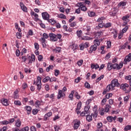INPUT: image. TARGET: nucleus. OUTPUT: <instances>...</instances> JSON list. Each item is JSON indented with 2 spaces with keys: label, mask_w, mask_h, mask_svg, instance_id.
<instances>
[{
  "label": "nucleus",
  "mask_w": 131,
  "mask_h": 131,
  "mask_svg": "<svg viewBox=\"0 0 131 131\" xmlns=\"http://www.w3.org/2000/svg\"><path fill=\"white\" fill-rule=\"evenodd\" d=\"M111 84H112V90H114V88L115 86H117V88H118V86H120V84L118 82V80L117 79H113L111 83Z\"/></svg>",
  "instance_id": "39448f33"
},
{
  "label": "nucleus",
  "mask_w": 131,
  "mask_h": 131,
  "mask_svg": "<svg viewBox=\"0 0 131 131\" xmlns=\"http://www.w3.org/2000/svg\"><path fill=\"white\" fill-rule=\"evenodd\" d=\"M103 126V123L102 122L98 123L97 124V128H101Z\"/></svg>",
  "instance_id": "338daca9"
},
{
  "label": "nucleus",
  "mask_w": 131,
  "mask_h": 131,
  "mask_svg": "<svg viewBox=\"0 0 131 131\" xmlns=\"http://www.w3.org/2000/svg\"><path fill=\"white\" fill-rule=\"evenodd\" d=\"M20 6L21 10L25 13H27V7L24 5V4H23L22 2H20Z\"/></svg>",
  "instance_id": "a211bd4d"
},
{
  "label": "nucleus",
  "mask_w": 131,
  "mask_h": 131,
  "mask_svg": "<svg viewBox=\"0 0 131 131\" xmlns=\"http://www.w3.org/2000/svg\"><path fill=\"white\" fill-rule=\"evenodd\" d=\"M111 89H112V85L110 84L106 86V89L103 91L102 95H106V94H107V92L110 91Z\"/></svg>",
  "instance_id": "f8f14e48"
},
{
  "label": "nucleus",
  "mask_w": 131,
  "mask_h": 131,
  "mask_svg": "<svg viewBox=\"0 0 131 131\" xmlns=\"http://www.w3.org/2000/svg\"><path fill=\"white\" fill-rule=\"evenodd\" d=\"M21 123L22 122L20 121V119H18L15 123V126H16V127H20Z\"/></svg>",
  "instance_id": "b1692460"
},
{
  "label": "nucleus",
  "mask_w": 131,
  "mask_h": 131,
  "mask_svg": "<svg viewBox=\"0 0 131 131\" xmlns=\"http://www.w3.org/2000/svg\"><path fill=\"white\" fill-rule=\"evenodd\" d=\"M103 35V31H101L100 32H97L96 33V37L98 38V37H100V36H102Z\"/></svg>",
  "instance_id": "473e14b6"
},
{
  "label": "nucleus",
  "mask_w": 131,
  "mask_h": 131,
  "mask_svg": "<svg viewBox=\"0 0 131 131\" xmlns=\"http://www.w3.org/2000/svg\"><path fill=\"white\" fill-rule=\"evenodd\" d=\"M42 36H43V37H41V38H44V39H47L49 38V36L48 35V34L44 33L43 34Z\"/></svg>",
  "instance_id": "13d9d810"
},
{
  "label": "nucleus",
  "mask_w": 131,
  "mask_h": 131,
  "mask_svg": "<svg viewBox=\"0 0 131 131\" xmlns=\"http://www.w3.org/2000/svg\"><path fill=\"white\" fill-rule=\"evenodd\" d=\"M104 24L103 23H100L98 24V26H96V29H100V28H103L104 27Z\"/></svg>",
  "instance_id": "f704fd0d"
},
{
  "label": "nucleus",
  "mask_w": 131,
  "mask_h": 131,
  "mask_svg": "<svg viewBox=\"0 0 131 131\" xmlns=\"http://www.w3.org/2000/svg\"><path fill=\"white\" fill-rule=\"evenodd\" d=\"M91 68L92 69H95V70H97V69H99L100 68V66L98 65V64H91Z\"/></svg>",
  "instance_id": "4be33fe9"
},
{
  "label": "nucleus",
  "mask_w": 131,
  "mask_h": 131,
  "mask_svg": "<svg viewBox=\"0 0 131 131\" xmlns=\"http://www.w3.org/2000/svg\"><path fill=\"white\" fill-rule=\"evenodd\" d=\"M32 114L33 115H36L38 113V110L37 108H34L32 111Z\"/></svg>",
  "instance_id": "37998d69"
},
{
  "label": "nucleus",
  "mask_w": 131,
  "mask_h": 131,
  "mask_svg": "<svg viewBox=\"0 0 131 131\" xmlns=\"http://www.w3.org/2000/svg\"><path fill=\"white\" fill-rule=\"evenodd\" d=\"M23 90H25L28 88V85L26 83H24L22 85Z\"/></svg>",
  "instance_id": "e2e57ef3"
},
{
  "label": "nucleus",
  "mask_w": 131,
  "mask_h": 131,
  "mask_svg": "<svg viewBox=\"0 0 131 131\" xmlns=\"http://www.w3.org/2000/svg\"><path fill=\"white\" fill-rule=\"evenodd\" d=\"M86 117V119L87 120V121H88L89 122H91V121H92V120H93V117L90 115H87Z\"/></svg>",
  "instance_id": "c85d7f7f"
},
{
  "label": "nucleus",
  "mask_w": 131,
  "mask_h": 131,
  "mask_svg": "<svg viewBox=\"0 0 131 131\" xmlns=\"http://www.w3.org/2000/svg\"><path fill=\"white\" fill-rule=\"evenodd\" d=\"M42 15V18L43 19V20H46L48 21L49 19H50V14L48 13V12H44L41 13Z\"/></svg>",
  "instance_id": "9b49d317"
},
{
  "label": "nucleus",
  "mask_w": 131,
  "mask_h": 131,
  "mask_svg": "<svg viewBox=\"0 0 131 131\" xmlns=\"http://www.w3.org/2000/svg\"><path fill=\"white\" fill-rule=\"evenodd\" d=\"M29 130V127L26 126L25 127L22 128L19 131H28Z\"/></svg>",
  "instance_id": "5fc2aeb1"
},
{
  "label": "nucleus",
  "mask_w": 131,
  "mask_h": 131,
  "mask_svg": "<svg viewBox=\"0 0 131 131\" xmlns=\"http://www.w3.org/2000/svg\"><path fill=\"white\" fill-rule=\"evenodd\" d=\"M104 20H105V17H101L97 19V22H98L99 23H103Z\"/></svg>",
  "instance_id": "72a5a7b5"
},
{
  "label": "nucleus",
  "mask_w": 131,
  "mask_h": 131,
  "mask_svg": "<svg viewBox=\"0 0 131 131\" xmlns=\"http://www.w3.org/2000/svg\"><path fill=\"white\" fill-rule=\"evenodd\" d=\"M107 69L108 71H111V70H112V69H113V63L111 62H108L107 63Z\"/></svg>",
  "instance_id": "a878e982"
},
{
  "label": "nucleus",
  "mask_w": 131,
  "mask_h": 131,
  "mask_svg": "<svg viewBox=\"0 0 131 131\" xmlns=\"http://www.w3.org/2000/svg\"><path fill=\"white\" fill-rule=\"evenodd\" d=\"M112 26V23H107L104 25V27H105V28H109Z\"/></svg>",
  "instance_id": "58836bf2"
},
{
  "label": "nucleus",
  "mask_w": 131,
  "mask_h": 131,
  "mask_svg": "<svg viewBox=\"0 0 131 131\" xmlns=\"http://www.w3.org/2000/svg\"><path fill=\"white\" fill-rule=\"evenodd\" d=\"M75 97L77 100H79L81 98V96L78 94V92L75 91Z\"/></svg>",
  "instance_id": "c756f323"
},
{
  "label": "nucleus",
  "mask_w": 131,
  "mask_h": 131,
  "mask_svg": "<svg viewBox=\"0 0 131 131\" xmlns=\"http://www.w3.org/2000/svg\"><path fill=\"white\" fill-rule=\"evenodd\" d=\"M110 108H111V105H109V104H106L105 105V112H109V110L110 109Z\"/></svg>",
  "instance_id": "e433bc0d"
},
{
  "label": "nucleus",
  "mask_w": 131,
  "mask_h": 131,
  "mask_svg": "<svg viewBox=\"0 0 131 131\" xmlns=\"http://www.w3.org/2000/svg\"><path fill=\"white\" fill-rule=\"evenodd\" d=\"M28 60H29L28 64L31 65L32 63L35 62V55L34 54H31V56H28Z\"/></svg>",
  "instance_id": "6e6552de"
},
{
  "label": "nucleus",
  "mask_w": 131,
  "mask_h": 131,
  "mask_svg": "<svg viewBox=\"0 0 131 131\" xmlns=\"http://www.w3.org/2000/svg\"><path fill=\"white\" fill-rule=\"evenodd\" d=\"M1 124H3V125H7L9 124V121L7 120H4L0 122Z\"/></svg>",
  "instance_id": "ea45409f"
},
{
  "label": "nucleus",
  "mask_w": 131,
  "mask_h": 131,
  "mask_svg": "<svg viewBox=\"0 0 131 131\" xmlns=\"http://www.w3.org/2000/svg\"><path fill=\"white\" fill-rule=\"evenodd\" d=\"M88 15L90 17H95L96 13L94 12L93 11H90L88 13Z\"/></svg>",
  "instance_id": "a18cd8bd"
},
{
  "label": "nucleus",
  "mask_w": 131,
  "mask_h": 131,
  "mask_svg": "<svg viewBox=\"0 0 131 131\" xmlns=\"http://www.w3.org/2000/svg\"><path fill=\"white\" fill-rule=\"evenodd\" d=\"M59 74H60V71H59L58 70H54V75L55 76H58V75H59Z\"/></svg>",
  "instance_id": "680f3d73"
},
{
  "label": "nucleus",
  "mask_w": 131,
  "mask_h": 131,
  "mask_svg": "<svg viewBox=\"0 0 131 131\" xmlns=\"http://www.w3.org/2000/svg\"><path fill=\"white\" fill-rule=\"evenodd\" d=\"M25 109L27 111V113L28 115H30L31 114V110H32V108L31 106L29 105H27L25 107Z\"/></svg>",
  "instance_id": "2eb2a0df"
},
{
  "label": "nucleus",
  "mask_w": 131,
  "mask_h": 131,
  "mask_svg": "<svg viewBox=\"0 0 131 131\" xmlns=\"http://www.w3.org/2000/svg\"><path fill=\"white\" fill-rule=\"evenodd\" d=\"M125 6H126V2L121 1L118 4V8H120V7H125Z\"/></svg>",
  "instance_id": "393cba45"
},
{
  "label": "nucleus",
  "mask_w": 131,
  "mask_h": 131,
  "mask_svg": "<svg viewBox=\"0 0 131 131\" xmlns=\"http://www.w3.org/2000/svg\"><path fill=\"white\" fill-rule=\"evenodd\" d=\"M34 47H35V49L36 50H39V45H38V43H37V42H35V43H34Z\"/></svg>",
  "instance_id": "052dcab7"
},
{
  "label": "nucleus",
  "mask_w": 131,
  "mask_h": 131,
  "mask_svg": "<svg viewBox=\"0 0 131 131\" xmlns=\"http://www.w3.org/2000/svg\"><path fill=\"white\" fill-rule=\"evenodd\" d=\"M113 117L112 116H107L106 119L108 121V122H112V121H113Z\"/></svg>",
  "instance_id": "09e8293b"
},
{
  "label": "nucleus",
  "mask_w": 131,
  "mask_h": 131,
  "mask_svg": "<svg viewBox=\"0 0 131 131\" xmlns=\"http://www.w3.org/2000/svg\"><path fill=\"white\" fill-rule=\"evenodd\" d=\"M54 69V66L51 64L49 66V67H47L46 69L47 72H50V70H53Z\"/></svg>",
  "instance_id": "2f4dec72"
},
{
  "label": "nucleus",
  "mask_w": 131,
  "mask_h": 131,
  "mask_svg": "<svg viewBox=\"0 0 131 131\" xmlns=\"http://www.w3.org/2000/svg\"><path fill=\"white\" fill-rule=\"evenodd\" d=\"M129 86V85L127 83L122 84L120 85V89L125 92V91H126V88H128Z\"/></svg>",
  "instance_id": "dca6fc26"
},
{
  "label": "nucleus",
  "mask_w": 131,
  "mask_h": 131,
  "mask_svg": "<svg viewBox=\"0 0 131 131\" xmlns=\"http://www.w3.org/2000/svg\"><path fill=\"white\" fill-rule=\"evenodd\" d=\"M84 46V48L86 49L90 47V42H85L84 44H83Z\"/></svg>",
  "instance_id": "bf43d9fd"
},
{
  "label": "nucleus",
  "mask_w": 131,
  "mask_h": 131,
  "mask_svg": "<svg viewBox=\"0 0 131 131\" xmlns=\"http://www.w3.org/2000/svg\"><path fill=\"white\" fill-rule=\"evenodd\" d=\"M65 96H66V95L63 92V91L60 90L58 91V94L57 95L58 100H59L60 98L65 97Z\"/></svg>",
  "instance_id": "4468645a"
},
{
  "label": "nucleus",
  "mask_w": 131,
  "mask_h": 131,
  "mask_svg": "<svg viewBox=\"0 0 131 131\" xmlns=\"http://www.w3.org/2000/svg\"><path fill=\"white\" fill-rule=\"evenodd\" d=\"M14 104L15 105H16L17 106H21V105H22V104L21 103V101H20V100L14 101Z\"/></svg>",
  "instance_id": "49530a36"
},
{
  "label": "nucleus",
  "mask_w": 131,
  "mask_h": 131,
  "mask_svg": "<svg viewBox=\"0 0 131 131\" xmlns=\"http://www.w3.org/2000/svg\"><path fill=\"white\" fill-rule=\"evenodd\" d=\"M74 126H73L74 129V130L78 129V127L80 126V121L78 119H76L74 121Z\"/></svg>",
  "instance_id": "1a4fd4ad"
},
{
  "label": "nucleus",
  "mask_w": 131,
  "mask_h": 131,
  "mask_svg": "<svg viewBox=\"0 0 131 131\" xmlns=\"http://www.w3.org/2000/svg\"><path fill=\"white\" fill-rule=\"evenodd\" d=\"M85 30V31H86L87 32H90L91 31V26H87L85 28H83Z\"/></svg>",
  "instance_id": "79ce46f5"
},
{
  "label": "nucleus",
  "mask_w": 131,
  "mask_h": 131,
  "mask_svg": "<svg viewBox=\"0 0 131 131\" xmlns=\"http://www.w3.org/2000/svg\"><path fill=\"white\" fill-rule=\"evenodd\" d=\"M77 6L80 9L81 11H83V12H86L88 11V8L84 6V3H78Z\"/></svg>",
  "instance_id": "0eeeda50"
},
{
  "label": "nucleus",
  "mask_w": 131,
  "mask_h": 131,
  "mask_svg": "<svg viewBox=\"0 0 131 131\" xmlns=\"http://www.w3.org/2000/svg\"><path fill=\"white\" fill-rule=\"evenodd\" d=\"M94 45L93 46H91L90 47V49L89 51V53L90 54H91V53H93V52H95V51H97V47H99L100 46V40L98 39H95L94 41Z\"/></svg>",
  "instance_id": "f257e3e1"
},
{
  "label": "nucleus",
  "mask_w": 131,
  "mask_h": 131,
  "mask_svg": "<svg viewBox=\"0 0 131 131\" xmlns=\"http://www.w3.org/2000/svg\"><path fill=\"white\" fill-rule=\"evenodd\" d=\"M33 84L37 86V91L40 92V90H41V77L38 76L37 80H34Z\"/></svg>",
  "instance_id": "f03ea898"
},
{
  "label": "nucleus",
  "mask_w": 131,
  "mask_h": 131,
  "mask_svg": "<svg viewBox=\"0 0 131 131\" xmlns=\"http://www.w3.org/2000/svg\"><path fill=\"white\" fill-rule=\"evenodd\" d=\"M31 14L32 15V16H34V17H36V21H40V20H39V19L37 18L38 17V14H37L36 13L32 12L31 13Z\"/></svg>",
  "instance_id": "7c9ffc66"
},
{
  "label": "nucleus",
  "mask_w": 131,
  "mask_h": 131,
  "mask_svg": "<svg viewBox=\"0 0 131 131\" xmlns=\"http://www.w3.org/2000/svg\"><path fill=\"white\" fill-rule=\"evenodd\" d=\"M104 75H101L100 77H99L96 80V82H99V81H100V80H101V79H103V78H104Z\"/></svg>",
  "instance_id": "de8ad7c7"
},
{
  "label": "nucleus",
  "mask_w": 131,
  "mask_h": 131,
  "mask_svg": "<svg viewBox=\"0 0 131 131\" xmlns=\"http://www.w3.org/2000/svg\"><path fill=\"white\" fill-rule=\"evenodd\" d=\"M35 106L36 108H39L40 107V101L39 100H37L35 103Z\"/></svg>",
  "instance_id": "a19ab883"
},
{
  "label": "nucleus",
  "mask_w": 131,
  "mask_h": 131,
  "mask_svg": "<svg viewBox=\"0 0 131 131\" xmlns=\"http://www.w3.org/2000/svg\"><path fill=\"white\" fill-rule=\"evenodd\" d=\"M123 67V61H121L119 64L115 63L113 64V69L114 70H120Z\"/></svg>",
  "instance_id": "7ed1b4c3"
},
{
  "label": "nucleus",
  "mask_w": 131,
  "mask_h": 131,
  "mask_svg": "<svg viewBox=\"0 0 131 131\" xmlns=\"http://www.w3.org/2000/svg\"><path fill=\"white\" fill-rule=\"evenodd\" d=\"M82 105V103L81 101H79L77 104V108H76V111H79L80 109H81V106Z\"/></svg>",
  "instance_id": "5701e85b"
},
{
  "label": "nucleus",
  "mask_w": 131,
  "mask_h": 131,
  "mask_svg": "<svg viewBox=\"0 0 131 131\" xmlns=\"http://www.w3.org/2000/svg\"><path fill=\"white\" fill-rule=\"evenodd\" d=\"M52 115H53V113H52V112H50L45 114L44 116L43 121H47V120H48V119H49V118H50Z\"/></svg>",
  "instance_id": "ddd939ff"
},
{
  "label": "nucleus",
  "mask_w": 131,
  "mask_h": 131,
  "mask_svg": "<svg viewBox=\"0 0 131 131\" xmlns=\"http://www.w3.org/2000/svg\"><path fill=\"white\" fill-rule=\"evenodd\" d=\"M126 59H127L128 62H130L131 61V53H129L127 56H126Z\"/></svg>",
  "instance_id": "0e129e2a"
},
{
  "label": "nucleus",
  "mask_w": 131,
  "mask_h": 131,
  "mask_svg": "<svg viewBox=\"0 0 131 131\" xmlns=\"http://www.w3.org/2000/svg\"><path fill=\"white\" fill-rule=\"evenodd\" d=\"M16 36L17 38L21 39V37H22V33H20L19 32H17L16 34Z\"/></svg>",
  "instance_id": "8fccbe9b"
},
{
  "label": "nucleus",
  "mask_w": 131,
  "mask_h": 131,
  "mask_svg": "<svg viewBox=\"0 0 131 131\" xmlns=\"http://www.w3.org/2000/svg\"><path fill=\"white\" fill-rule=\"evenodd\" d=\"M61 47H57L55 49H53V51L54 53H56L57 54H58V53H60L61 52Z\"/></svg>",
  "instance_id": "cd10ccee"
},
{
  "label": "nucleus",
  "mask_w": 131,
  "mask_h": 131,
  "mask_svg": "<svg viewBox=\"0 0 131 131\" xmlns=\"http://www.w3.org/2000/svg\"><path fill=\"white\" fill-rule=\"evenodd\" d=\"M128 30V26H126L122 30L123 33H125Z\"/></svg>",
  "instance_id": "3c124183"
},
{
  "label": "nucleus",
  "mask_w": 131,
  "mask_h": 131,
  "mask_svg": "<svg viewBox=\"0 0 131 131\" xmlns=\"http://www.w3.org/2000/svg\"><path fill=\"white\" fill-rule=\"evenodd\" d=\"M50 77L47 76L43 79L42 82H45V83L48 82V81H49V80H50Z\"/></svg>",
  "instance_id": "603ef678"
},
{
  "label": "nucleus",
  "mask_w": 131,
  "mask_h": 131,
  "mask_svg": "<svg viewBox=\"0 0 131 131\" xmlns=\"http://www.w3.org/2000/svg\"><path fill=\"white\" fill-rule=\"evenodd\" d=\"M2 103L4 106H9V101L6 98L2 99Z\"/></svg>",
  "instance_id": "aec40b11"
},
{
  "label": "nucleus",
  "mask_w": 131,
  "mask_h": 131,
  "mask_svg": "<svg viewBox=\"0 0 131 131\" xmlns=\"http://www.w3.org/2000/svg\"><path fill=\"white\" fill-rule=\"evenodd\" d=\"M50 40L52 41H57V35L53 33H50L49 34Z\"/></svg>",
  "instance_id": "9d476101"
},
{
  "label": "nucleus",
  "mask_w": 131,
  "mask_h": 131,
  "mask_svg": "<svg viewBox=\"0 0 131 131\" xmlns=\"http://www.w3.org/2000/svg\"><path fill=\"white\" fill-rule=\"evenodd\" d=\"M74 93H75V91L74 90L72 91L69 95V98L70 99L71 101H73V95H74Z\"/></svg>",
  "instance_id": "bb28decb"
},
{
  "label": "nucleus",
  "mask_w": 131,
  "mask_h": 131,
  "mask_svg": "<svg viewBox=\"0 0 131 131\" xmlns=\"http://www.w3.org/2000/svg\"><path fill=\"white\" fill-rule=\"evenodd\" d=\"M131 129V125H127L124 128V131H128L130 130Z\"/></svg>",
  "instance_id": "4c0bfd02"
},
{
  "label": "nucleus",
  "mask_w": 131,
  "mask_h": 131,
  "mask_svg": "<svg viewBox=\"0 0 131 131\" xmlns=\"http://www.w3.org/2000/svg\"><path fill=\"white\" fill-rule=\"evenodd\" d=\"M54 128L55 131H59V129H60V126L55 125L54 126Z\"/></svg>",
  "instance_id": "774afa93"
},
{
  "label": "nucleus",
  "mask_w": 131,
  "mask_h": 131,
  "mask_svg": "<svg viewBox=\"0 0 131 131\" xmlns=\"http://www.w3.org/2000/svg\"><path fill=\"white\" fill-rule=\"evenodd\" d=\"M130 17V15L126 14V15L122 17L123 21H124V24L123 25V26H126V24L128 23L129 21V17Z\"/></svg>",
  "instance_id": "423d86ee"
},
{
  "label": "nucleus",
  "mask_w": 131,
  "mask_h": 131,
  "mask_svg": "<svg viewBox=\"0 0 131 131\" xmlns=\"http://www.w3.org/2000/svg\"><path fill=\"white\" fill-rule=\"evenodd\" d=\"M40 41L41 42V43L42 46V48H43V49H46V48H47V44L46 43V39L43 38H41L40 39Z\"/></svg>",
  "instance_id": "f3484780"
},
{
  "label": "nucleus",
  "mask_w": 131,
  "mask_h": 131,
  "mask_svg": "<svg viewBox=\"0 0 131 131\" xmlns=\"http://www.w3.org/2000/svg\"><path fill=\"white\" fill-rule=\"evenodd\" d=\"M76 21H74L71 24H70V27H75L76 26Z\"/></svg>",
  "instance_id": "69168bd1"
},
{
  "label": "nucleus",
  "mask_w": 131,
  "mask_h": 131,
  "mask_svg": "<svg viewBox=\"0 0 131 131\" xmlns=\"http://www.w3.org/2000/svg\"><path fill=\"white\" fill-rule=\"evenodd\" d=\"M118 12V9L114 8V10L110 12V16H112V17H115V16H116V14Z\"/></svg>",
  "instance_id": "6ab92c4d"
},
{
  "label": "nucleus",
  "mask_w": 131,
  "mask_h": 131,
  "mask_svg": "<svg viewBox=\"0 0 131 131\" xmlns=\"http://www.w3.org/2000/svg\"><path fill=\"white\" fill-rule=\"evenodd\" d=\"M82 34V31H77V35L78 37H80Z\"/></svg>",
  "instance_id": "4d7b16f0"
},
{
  "label": "nucleus",
  "mask_w": 131,
  "mask_h": 131,
  "mask_svg": "<svg viewBox=\"0 0 131 131\" xmlns=\"http://www.w3.org/2000/svg\"><path fill=\"white\" fill-rule=\"evenodd\" d=\"M90 113V106H85L84 111L80 113V116H86V115H89Z\"/></svg>",
  "instance_id": "20e7f679"
},
{
  "label": "nucleus",
  "mask_w": 131,
  "mask_h": 131,
  "mask_svg": "<svg viewBox=\"0 0 131 131\" xmlns=\"http://www.w3.org/2000/svg\"><path fill=\"white\" fill-rule=\"evenodd\" d=\"M57 17L60 19H66V15L62 13L58 14Z\"/></svg>",
  "instance_id": "c9c22d12"
},
{
  "label": "nucleus",
  "mask_w": 131,
  "mask_h": 131,
  "mask_svg": "<svg viewBox=\"0 0 131 131\" xmlns=\"http://www.w3.org/2000/svg\"><path fill=\"white\" fill-rule=\"evenodd\" d=\"M83 63V60L80 59V60L78 61L77 62V65L78 66L80 67L81 65H82V63Z\"/></svg>",
  "instance_id": "6e6d98bb"
},
{
  "label": "nucleus",
  "mask_w": 131,
  "mask_h": 131,
  "mask_svg": "<svg viewBox=\"0 0 131 131\" xmlns=\"http://www.w3.org/2000/svg\"><path fill=\"white\" fill-rule=\"evenodd\" d=\"M48 22H49V23H51V24H52V25H54V24H55L56 23V20H55L53 19H49V20H47Z\"/></svg>",
  "instance_id": "c03bdc74"
},
{
  "label": "nucleus",
  "mask_w": 131,
  "mask_h": 131,
  "mask_svg": "<svg viewBox=\"0 0 131 131\" xmlns=\"http://www.w3.org/2000/svg\"><path fill=\"white\" fill-rule=\"evenodd\" d=\"M70 47L72 49V50L74 51H76V50L78 49V46H77V44L76 43H73Z\"/></svg>",
  "instance_id": "412c9836"
},
{
  "label": "nucleus",
  "mask_w": 131,
  "mask_h": 131,
  "mask_svg": "<svg viewBox=\"0 0 131 131\" xmlns=\"http://www.w3.org/2000/svg\"><path fill=\"white\" fill-rule=\"evenodd\" d=\"M126 46H127V42L125 43L123 45L120 46L121 50H125L126 49Z\"/></svg>",
  "instance_id": "864d4df0"
}]
</instances>
